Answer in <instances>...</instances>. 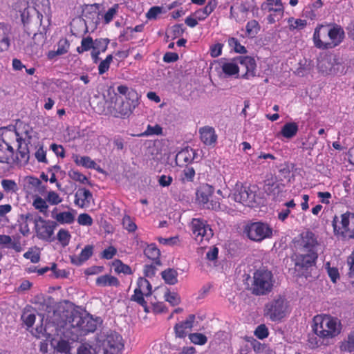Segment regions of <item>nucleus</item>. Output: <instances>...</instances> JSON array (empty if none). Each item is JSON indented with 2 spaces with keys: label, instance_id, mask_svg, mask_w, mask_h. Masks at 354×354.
<instances>
[{
  "label": "nucleus",
  "instance_id": "1",
  "mask_svg": "<svg viewBox=\"0 0 354 354\" xmlns=\"http://www.w3.org/2000/svg\"><path fill=\"white\" fill-rule=\"evenodd\" d=\"M341 320L329 314L317 315L313 317V330L323 341L328 342L330 339L337 337L342 332Z\"/></svg>",
  "mask_w": 354,
  "mask_h": 354
},
{
  "label": "nucleus",
  "instance_id": "2",
  "mask_svg": "<svg viewBox=\"0 0 354 354\" xmlns=\"http://www.w3.org/2000/svg\"><path fill=\"white\" fill-rule=\"evenodd\" d=\"M274 283L272 272L265 268H259L253 273L249 290L254 295L263 296L272 290Z\"/></svg>",
  "mask_w": 354,
  "mask_h": 354
},
{
  "label": "nucleus",
  "instance_id": "3",
  "mask_svg": "<svg viewBox=\"0 0 354 354\" xmlns=\"http://www.w3.org/2000/svg\"><path fill=\"white\" fill-rule=\"evenodd\" d=\"M334 234L344 239H354V214L346 212L335 216L332 221Z\"/></svg>",
  "mask_w": 354,
  "mask_h": 354
},
{
  "label": "nucleus",
  "instance_id": "4",
  "mask_svg": "<svg viewBox=\"0 0 354 354\" xmlns=\"http://www.w3.org/2000/svg\"><path fill=\"white\" fill-rule=\"evenodd\" d=\"M117 91L126 97V100L116 108L118 116L123 118L129 117L139 104L138 94L134 89L129 88L126 85L118 86Z\"/></svg>",
  "mask_w": 354,
  "mask_h": 354
},
{
  "label": "nucleus",
  "instance_id": "5",
  "mask_svg": "<svg viewBox=\"0 0 354 354\" xmlns=\"http://www.w3.org/2000/svg\"><path fill=\"white\" fill-rule=\"evenodd\" d=\"M288 312V301L280 296L267 303L264 308V315L273 322L281 321Z\"/></svg>",
  "mask_w": 354,
  "mask_h": 354
},
{
  "label": "nucleus",
  "instance_id": "6",
  "mask_svg": "<svg viewBox=\"0 0 354 354\" xmlns=\"http://www.w3.org/2000/svg\"><path fill=\"white\" fill-rule=\"evenodd\" d=\"M257 187L255 186H246L241 183L235 185L232 193V199L244 205L253 207L256 202Z\"/></svg>",
  "mask_w": 354,
  "mask_h": 354
},
{
  "label": "nucleus",
  "instance_id": "7",
  "mask_svg": "<svg viewBox=\"0 0 354 354\" xmlns=\"http://www.w3.org/2000/svg\"><path fill=\"white\" fill-rule=\"evenodd\" d=\"M245 232L250 240L256 242H261L272 236V228L263 222H254L247 225Z\"/></svg>",
  "mask_w": 354,
  "mask_h": 354
},
{
  "label": "nucleus",
  "instance_id": "8",
  "mask_svg": "<svg viewBox=\"0 0 354 354\" xmlns=\"http://www.w3.org/2000/svg\"><path fill=\"white\" fill-rule=\"evenodd\" d=\"M214 192L213 186L207 183L203 184L196 190V201L203 208L218 210L220 209V203L218 201L210 199Z\"/></svg>",
  "mask_w": 354,
  "mask_h": 354
},
{
  "label": "nucleus",
  "instance_id": "9",
  "mask_svg": "<svg viewBox=\"0 0 354 354\" xmlns=\"http://www.w3.org/2000/svg\"><path fill=\"white\" fill-rule=\"evenodd\" d=\"M57 226L56 221L46 220L39 216L35 221V230L36 236L39 239L52 242L54 241V231Z\"/></svg>",
  "mask_w": 354,
  "mask_h": 354
},
{
  "label": "nucleus",
  "instance_id": "10",
  "mask_svg": "<svg viewBox=\"0 0 354 354\" xmlns=\"http://www.w3.org/2000/svg\"><path fill=\"white\" fill-rule=\"evenodd\" d=\"M192 230L194 239L198 243H203L204 241L208 242L214 234L213 230L207 221L201 218L192 219Z\"/></svg>",
  "mask_w": 354,
  "mask_h": 354
},
{
  "label": "nucleus",
  "instance_id": "11",
  "mask_svg": "<svg viewBox=\"0 0 354 354\" xmlns=\"http://www.w3.org/2000/svg\"><path fill=\"white\" fill-rule=\"evenodd\" d=\"M122 340V336L117 333L109 334L102 344L104 354H120L124 348Z\"/></svg>",
  "mask_w": 354,
  "mask_h": 354
},
{
  "label": "nucleus",
  "instance_id": "12",
  "mask_svg": "<svg viewBox=\"0 0 354 354\" xmlns=\"http://www.w3.org/2000/svg\"><path fill=\"white\" fill-rule=\"evenodd\" d=\"M24 188L28 194L44 196L46 193L47 187L43 185L40 179L32 176H26L24 179Z\"/></svg>",
  "mask_w": 354,
  "mask_h": 354
},
{
  "label": "nucleus",
  "instance_id": "13",
  "mask_svg": "<svg viewBox=\"0 0 354 354\" xmlns=\"http://www.w3.org/2000/svg\"><path fill=\"white\" fill-rule=\"evenodd\" d=\"M313 39L316 48L322 50L328 49V43H329L328 24L318 25L315 29Z\"/></svg>",
  "mask_w": 354,
  "mask_h": 354
},
{
  "label": "nucleus",
  "instance_id": "14",
  "mask_svg": "<svg viewBox=\"0 0 354 354\" xmlns=\"http://www.w3.org/2000/svg\"><path fill=\"white\" fill-rule=\"evenodd\" d=\"M328 49L333 48L339 45L344 39V29L336 24H328Z\"/></svg>",
  "mask_w": 354,
  "mask_h": 354
},
{
  "label": "nucleus",
  "instance_id": "15",
  "mask_svg": "<svg viewBox=\"0 0 354 354\" xmlns=\"http://www.w3.org/2000/svg\"><path fill=\"white\" fill-rule=\"evenodd\" d=\"M245 69L242 77L250 79L256 76L257 63L254 57L250 56H239L234 58Z\"/></svg>",
  "mask_w": 354,
  "mask_h": 354
},
{
  "label": "nucleus",
  "instance_id": "16",
  "mask_svg": "<svg viewBox=\"0 0 354 354\" xmlns=\"http://www.w3.org/2000/svg\"><path fill=\"white\" fill-rule=\"evenodd\" d=\"M317 258V252L300 251V253L296 255L295 266L307 269L315 264Z\"/></svg>",
  "mask_w": 354,
  "mask_h": 354
},
{
  "label": "nucleus",
  "instance_id": "17",
  "mask_svg": "<svg viewBox=\"0 0 354 354\" xmlns=\"http://www.w3.org/2000/svg\"><path fill=\"white\" fill-rule=\"evenodd\" d=\"M300 251L317 252L319 243L315 234L311 231H306L301 235Z\"/></svg>",
  "mask_w": 354,
  "mask_h": 354
},
{
  "label": "nucleus",
  "instance_id": "18",
  "mask_svg": "<svg viewBox=\"0 0 354 354\" xmlns=\"http://www.w3.org/2000/svg\"><path fill=\"white\" fill-rule=\"evenodd\" d=\"M12 37V28L5 22H0V52L7 51L10 46Z\"/></svg>",
  "mask_w": 354,
  "mask_h": 354
},
{
  "label": "nucleus",
  "instance_id": "19",
  "mask_svg": "<svg viewBox=\"0 0 354 354\" xmlns=\"http://www.w3.org/2000/svg\"><path fill=\"white\" fill-rule=\"evenodd\" d=\"M92 200V193L86 188H79L75 194L74 203L80 208L88 207Z\"/></svg>",
  "mask_w": 354,
  "mask_h": 354
},
{
  "label": "nucleus",
  "instance_id": "20",
  "mask_svg": "<svg viewBox=\"0 0 354 354\" xmlns=\"http://www.w3.org/2000/svg\"><path fill=\"white\" fill-rule=\"evenodd\" d=\"M195 321V315L190 314L186 320L176 324L174 326V332L176 337L185 338L187 336L188 330L193 327Z\"/></svg>",
  "mask_w": 354,
  "mask_h": 354
},
{
  "label": "nucleus",
  "instance_id": "21",
  "mask_svg": "<svg viewBox=\"0 0 354 354\" xmlns=\"http://www.w3.org/2000/svg\"><path fill=\"white\" fill-rule=\"evenodd\" d=\"M17 131L4 130L0 136V142L14 149L17 144L24 140Z\"/></svg>",
  "mask_w": 354,
  "mask_h": 354
},
{
  "label": "nucleus",
  "instance_id": "22",
  "mask_svg": "<svg viewBox=\"0 0 354 354\" xmlns=\"http://www.w3.org/2000/svg\"><path fill=\"white\" fill-rule=\"evenodd\" d=\"M0 248L11 249L17 253L24 250L19 238L12 239L10 236L6 234H0Z\"/></svg>",
  "mask_w": 354,
  "mask_h": 354
},
{
  "label": "nucleus",
  "instance_id": "23",
  "mask_svg": "<svg viewBox=\"0 0 354 354\" xmlns=\"http://www.w3.org/2000/svg\"><path fill=\"white\" fill-rule=\"evenodd\" d=\"M200 138L201 141L208 146L214 145L217 141V135L213 127L208 126L202 127L199 129Z\"/></svg>",
  "mask_w": 354,
  "mask_h": 354
},
{
  "label": "nucleus",
  "instance_id": "24",
  "mask_svg": "<svg viewBox=\"0 0 354 354\" xmlns=\"http://www.w3.org/2000/svg\"><path fill=\"white\" fill-rule=\"evenodd\" d=\"M261 8L263 10L273 12L275 15L283 17L284 12V6L281 0H266Z\"/></svg>",
  "mask_w": 354,
  "mask_h": 354
},
{
  "label": "nucleus",
  "instance_id": "25",
  "mask_svg": "<svg viewBox=\"0 0 354 354\" xmlns=\"http://www.w3.org/2000/svg\"><path fill=\"white\" fill-rule=\"evenodd\" d=\"M93 254V246L92 245H86L78 256L71 257V261L75 266H81L84 262L89 259Z\"/></svg>",
  "mask_w": 354,
  "mask_h": 354
},
{
  "label": "nucleus",
  "instance_id": "26",
  "mask_svg": "<svg viewBox=\"0 0 354 354\" xmlns=\"http://www.w3.org/2000/svg\"><path fill=\"white\" fill-rule=\"evenodd\" d=\"M221 68L223 73L226 77L238 75L239 73V67L238 61H234V58L230 62H221Z\"/></svg>",
  "mask_w": 354,
  "mask_h": 354
},
{
  "label": "nucleus",
  "instance_id": "27",
  "mask_svg": "<svg viewBox=\"0 0 354 354\" xmlns=\"http://www.w3.org/2000/svg\"><path fill=\"white\" fill-rule=\"evenodd\" d=\"M145 255L156 265H161L160 251L155 243L148 245L144 250Z\"/></svg>",
  "mask_w": 354,
  "mask_h": 354
},
{
  "label": "nucleus",
  "instance_id": "28",
  "mask_svg": "<svg viewBox=\"0 0 354 354\" xmlns=\"http://www.w3.org/2000/svg\"><path fill=\"white\" fill-rule=\"evenodd\" d=\"M84 316L78 311L72 312L71 315L68 317V322L71 324V326L75 329L76 333H77L78 335H80L82 330V326L84 323Z\"/></svg>",
  "mask_w": 354,
  "mask_h": 354
},
{
  "label": "nucleus",
  "instance_id": "29",
  "mask_svg": "<svg viewBox=\"0 0 354 354\" xmlns=\"http://www.w3.org/2000/svg\"><path fill=\"white\" fill-rule=\"evenodd\" d=\"M95 283L98 286H115L118 287L120 285L118 279L111 274H104L98 277L96 279Z\"/></svg>",
  "mask_w": 354,
  "mask_h": 354
},
{
  "label": "nucleus",
  "instance_id": "30",
  "mask_svg": "<svg viewBox=\"0 0 354 354\" xmlns=\"http://www.w3.org/2000/svg\"><path fill=\"white\" fill-rule=\"evenodd\" d=\"M298 130L299 127L296 122H287L282 127L280 134L287 139H291L297 135Z\"/></svg>",
  "mask_w": 354,
  "mask_h": 354
},
{
  "label": "nucleus",
  "instance_id": "31",
  "mask_svg": "<svg viewBox=\"0 0 354 354\" xmlns=\"http://www.w3.org/2000/svg\"><path fill=\"white\" fill-rule=\"evenodd\" d=\"M32 206L44 215H46L48 211V204L45 199L40 196V194H35L32 197Z\"/></svg>",
  "mask_w": 354,
  "mask_h": 354
},
{
  "label": "nucleus",
  "instance_id": "32",
  "mask_svg": "<svg viewBox=\"0 0 354 354\" xmlns=\"http://www.w3.org/2000/svg\"><path fill=\"white\" fill-rule=\"evenodd\" d=\"M84 324L82 326V330L80 335H86L89 333L94 332L97 328V322L91 317L85 315Z\"/></svg>",
  "mask_w": 354,
  "mask_h": 354
},
{
  "label": "nucleus",
  "instance_id": "33",
  "mask_svg": "<svg viewBox=\"0 0 354 354\" xmlns=\"http://www.w3.org/2000/svg\"><path fill=\"white\" fill-rule=\"evenodd\" d=\"M14 155V149L0 142V162L8 163Z\"/></svg>",
  "mask_w": 354,
  "mask_h": 354
},
{
  "label": "nucleus",
  "instance_id": "34",
  "mask_svg": "<svg viewBox=\"0 0 354 354\" xmlns=\"http://www.w3.org/2000/svg\"><path fill=\"white\" fill-rule=\"evenodd\" d=\"M260 29L261 26L257 20H250L248 21L245 26V35L249 38H254Z\"/></svg>",
  "mask_w": 354,
  "mask_h": 354
},
{
  "label": "nucleus",
  "instance_id": "35",
  "mask_svg": "<svg viewBox=\"0 0 354 354\" xmlns=\"http://www.w3.org/2000/svg\"><path fill=\"white\" fill-rule=\"evenodd\" d=\"M342 352L352 353L354 351V330L341 342L339 346Z\"/></svg>",
  "mask_w": 354,
  "mask_h": 354
},
{
  "label": "nucleus",
  "instance_id": "36",
  "mask_svg": "<svg viewBox=\"0 0 354 354\" xmlns=\"http://www.w3.org/2000/svg\"><path fill=\"white\" fill-rule=\"evenodd\" d=\"M136 289L140 290L145 295V297L151 296L152 293V287L150 282L145 278L140 277L137 281Z\"/></svg>",
  "mask_w": 354,
  "mask_h": 354
},
{
  "label": "nucleus",
  "instance_id": "37",
  "mask_svg": "<svg viewBox=\"0 0 354 354\" xmlns=\"http://www.w3.org/2000/svg\"><path fill=\"white\" fill-rule=\"evenodd\" d=\"M162 279L169 285H174L178 282V272L176 270L168 268L161 273Z\"/></svg>",
  "mask_w": 354,
  "mask_h": 354
},
{
  "label": "nucleus",
  "instance_id": "38",
  "mask_svg": "<svg viewBox=\"0 0 354 354\" xmlns=\"http://www.w3.org/2000/svg\"><path fill=\"white\" fill-rule=\"evenodd\" d=\"M94 40L91 36H87L82 38L81 41V45L77 46L76 48L77 52L79 54H82L86 51L93 50Z\"/></svg>",
  "mask_w": 354,
  "mask_h": 354
},
{
  "label": "nucleus",
  "instance_id": "39",
  "mask_svg": "<svg viewBox=\"0 0 354 354\" xmlns=\"http://www.w3.org/2000/svg\"><path fill=\"white\" fill-rule=\"evenodd\" d=\"M55 218L60 224H71L75 221V215L71 212H62L57 214Z\"/></svg>",
  "mask_w": 354,
  "mask_h": 354
},
{
  "label": "nucleus",
  "instance_id": "40",
  "mask_svg": "<svg viewBox=\"0 0 354 354\" xmlns=\"http://www.w3.org/2000/svg\"><path fill=\"white\" fill-rule=\"evenodd\" d=\"M227 44L229 47L236 53L245 54L247 53L246 48L241 45L238 39L235 37H229L227 39Z\"/></svg>",
  "mask_w": 354,
  "mask_h": 354
},
{
  "label": "nucleus",
  "instance_id": "41",
  "mask_svg": "<svg viewBox=\"0 0 354 354\" xmlns=\"http://www.w3.org/2000/svg\"><path fill=\"white\" fill-rule=\"evenodd\" d=\"M113 266L114 270L116 273H123L124 274H131L133 273L130 266L122 263L120 259H116L113 261Z\"/></svg>",
  "mask_w": 354,
  "mask_h": 354
},
{
  "label": "nucleus",
  "instance_id": "42",
  "mask_svg": "<svg viewBox=\"0 0 354 354\" xmlns=\"http://www.w3.org/2000/svg\"><path fill=\"white\" fill-rule=\"evenodd\" d=\"M195 174V169L192 167L186 166L182 171L180 180L183 183L187 182H193Z\"/></svg>",
  "mask_w": 354,
  "mask_h": 354
},
{
  "label": "nucleus",
  "instance_id": "43",
  "mask_svg": "<svg viewBox=\"0 0 354 354\" xmlns=\"http://www.w3.org/2000/svg\"><path fill=\"white\" fill-rule=\"evenodd\" d=\"M71 236L68 230L60 229L57 234V239L63 247H66L69 244Z\"/></svg>",
  "mask_w": 354,
  "mask_h": 354
},
{
  "label": "nucleus",
  "instance_id": "44",
  "mask_svg": "<svg viewBox=\"0 0 354 354\" xmlns=\"http://www.w3.org/2000/svg\"><path fill=\"white\" fill-rule=\"evenodd\" d=\"M68 176L74 181L79 182L82 184H88L89 183L88 178L75 169H71L68 171Z\"/></svg>",
  "mask_w": 354,
  "mask_h": 354
},
{
  "label": "nucleus",
  "instance_id": "45",
  "mask_svg": "<svg viewBox=\"0 0 354 354\" xmlns=\"http://www.w3.org/2000/svg\"><path fill=\"white\" fill-rule=\"evenodd\" d=\"M17 158L20 159L21 161L28 162L29 160V150L25 145L22 146V142L17 144Z\"/></svg>",
  "mask_w": 354,
  "mask_h": 354
},
{
  "label": "nucleus",
  "instance_id": "46",
  "mask_svg": "<svg viewBox=\"0 0 354 354\" xmlns=\"http://www.w3.org/2000/svg\"><path fill=\"white\" fill-rule=\"evenodd\" d=\"M109 39L107 38H99L94 40L93 50L100 53H104L108 48Z\"/></svg>",
  "mask_w": 354,
  "mask_h": 354
},
{
  "label": "nucleus",
  "instance_id": "47",
  "mask_svg": "<svg viewBox=\"0 0 354 354\" xmlns=\"http://www.w3.org/2000/svg\"><path fill=\"white\" fill-rule=\"evenodd\" d=\"M145 295L140 290L135 288L134 293L131 297V300L138 303L139 305L145 308L147 311V303L145 299Z\"/></svg>",
  "mask_w": 354,
  "mask_h": 354
},
{
  "label": "nucleus",
  "instance_id": "48",
  "mask_svg": "<svg viewBox=\"0 0 354 354\" xmlns=\"http://www.w3.org/2000/svg\"><path fill=\"white\" fill-rule=\"evenodd\" d=\"M75 162L78 165H82L86 168L93 169L95 166V162L88 156L76 157Z\"/></svg>",
  "mask_w": 354,
  "mask_h": 354
},
{
  "label": "nucleus",
  "instance_id": "49",
  "mask_svg": "<svg viewBox=\"0 0 354 354\" xmlns=\"http://www.w3.org/2000/svg\"><path fill=\"white\" fill-rule=\"evenodd\" d=\"M290 30L303 29L306 27L307 22L304 19H295L290 17L288 20Z\"/></svg>",
  "mask_w": 354,
  "mask_h": 354
},
{
  "label": "nucleus",
  "instance_id": "50",
  "mask_svg": "<svg viewBox=\"0 0 354 354\" xmlns=\"http://www.w3.org/2000/svg\"><path fill=\"white\" fill-rule=\"evenodd\" d=\"M46 200L49 205H57L62 203V198L56 192L51 190L46 192Z\"/></svg>",
  "mask_w": 354,
  "mask_h": 354
},
{
  "label": "nucleus",
  "instance_id": "51",
  "mask_svg": "<svg viewBox=\"0 0 354 354\" xmlns=\"http://www.w3.org/2000/svg\"><path fill=\"white\" fill-rule=\"evenodd\" d=\"M123 227L129 232H134L137 230V225L133 219L129 215H124L122 218Z\"/></svg>",
  "mask_w": 354,
  "mask_h": 354
},
{
  "label": "nucleus",
  "instance_id": "52",
  "mask_svg": "<svg viewBox=\"0 0 354 354\" xmlns=\"http://www.w3.org/2000/svg\"><path fill=\"white\" fill-rule=\"evenodd\" d=\"M162 133V129L159 124H156L155 126H151L149 124L147 127V129L142 133H140V136H149L153 135H161Z\"/></svg>",
  "mask_w": 354,
  "mask_h": 354
},
{
  "label": "nucleus",
  "instance_id": "53",
  "mask_svg": "<svg viewBox=\"0 0 354 354\" xmlns=\"http://www.w3.org/2000/svg\"><path fill=\"white\" fill-rule=\"evenodd\" d=\"M164 297L165 301H168L172 306H176L180 302V297L177 292L167 290L165 292Z\"/></svg>",
  "mask_w": 354,
  "mask_h": 354
},
{
  "label": "nucleus",
  "instance_id": "54",
  "mask_svg": "<svg viewBox=\"0 0 354 354\" xmlns=\"http://www.w3.org/2000/svg\"><path fill=\"white\" fill-rule=\"evenodd\" d=\"M189 338L192 343L197 345H204L207 342V337L204 334L198 333L189 334Z\"/></svg>",
  "mask_w": 354,
  "mask_h": 354
},
{
  "label": "nucleus",
  "instance_id": "55",
  "mask_svg": "<svg viewBox=\"0 0 354 354\" xmlns=\"http://www.w3.org/2000/svg\"><path fill=\"white\" fill-rule=\"evenodd\" d=\"M113 58L112 55H108L105 59L101 61L98 66V73L100 75H102L109 71Z\"/></svg>",
  "mask_w": 354,
  "mask_h": 354
},
{
  "label": "nucleus",
  "instance_id": "56",
  "mask_svg": "<svg viewBox=\"0 0 354 354\" xmlns=\"http://www.w3.org/2000/svg\"><path fill=\"white\" fill-rule=\"evenodd\" d=\"M36 316L34 313L30 312H24L21 315V319L28 327H32L35 322Z\"/></svg>",
  "mask_w": 354,
  "mask_h": 354
},
{
  "label": "nucleus",
  "instance_id": "57",
  "mask_svg": "<svg viewBox=\"0 0 354 354\" xmlns=\"http://www.w3.org/2000/svg\"><path fill=\"white\" fill-rule=\"evenodd\" d=\"M1 186L5 192H15L17 190V185L12 180L3 179L1 180Z\"/></svg>",
  "mask_w": 354,
  "mask_h": 354
},
{
  "label": "nucleus",
  "instance_id": "58",
  "mask_svg": "<svg viewBox=\"0 0 354 354\" xmlns=\"http://www.w3.org/2000/svg\"><path fill=\"white\" fill-rule=\"evenodd\" d=\"M254 335L259 339H263L268 337V329L265 324H260L254 330Z\"/></svg>",
  "mask_w": 354,
  "mask_h": 354
},
{
  "label": "nucleus",
  "instance_id": "59",
  "mask_svg": "<svg viewBox=\"0 0 354 354\" xmlns=\"http://www.w3.org/2000/svg\"><path fill=\"white\" fill-rule=\"evenodd\" d=\"M23 256L25 259H30L33 263H37L40 261L39 252L33 251L32 248H30Z\"/></svg>",
  "mask_w": 354,
  "mask_h": 354
},
{
  "label": "nucleus",
  "instance_id": "60",
  "mask_svg": "<svg viewBox=\"0 0 354 354\" xmlns=\"http://www.w3.org/2000/svg\"><path fill=\"white\" fill-rule=\"evenodd\" d=\"M328 342L323 341L322 339L316 336L309 337L308 339V344L310 348H315L321 346L323 344H327Z\"/></svg>",
  "mask_w": 354,
  "mask_h": 354
},
{
  "label": "nucleus",
  "instance_id": "61",
  "mask_svg": "<svg viewBox=\"0 0 354 354\" xmlns=\"http://www.w3.org/2000/svg\"><path fill=\"white\" fill-rule=\"evenodd\" d=\"M77 222L81 225L91 226L93 225V218L86 213L80 214L77 218Z\"/></svg>",
  "mask_w": 354,
  "mask_h": 354
},
{
  "label": "nucleus",
  "instance_id": "62",
  "mask_svg": "<svg viewBox=\"0 0 354 354\" xmlns=\"http://www.w3.org/2000/svg\"><path fill=\"white\" fill-rule=\"evenodd\" d=\"M70 44L66 39H60L58 42V47L56 50L57 55H61L66 53L68 50Z\"/></svg>",
  "mask_w": 354,
  "mask_h": 354
},
{
  "label": "nucleus",
  "instance_id": "63",
  "mask_svg": "<svg viewBox=\"0 0 354 354\" xmlns=\"http://www.w3.org/2000/svg\"><path fill=\"white\" fill-rule=\"evenodd\" d=\"M160 265H156L153 262H151V264H147L144 267V274L147 277H153L155 276L157 266H160Z\"/></svg>",
  "mask_w": 354,
  "mask_h": 354
},
{
  "label": "nucleus",
  "instance_id": "64",
  "mask_svg": "<svg viewBox=\"0 0 354 354\" xmlns=\"http://www.w3.org/2000/svg\"><path fill=\"white\" fill-rule=\"evenodd\" d=\"M55 348L57 352L61 354H71L69 353V344L68 342L65 340L59 341Z\"/></svg>",
  "mask_w": 354,
  "mask_h": 354
}]
</instances>
